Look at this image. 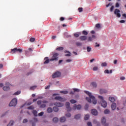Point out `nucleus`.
Returning a JSON list of instances; mask_svg holds the SVG:
<instances>
[{"label":"nucleus","instance_id":"obj_29","mask_svg":"<svg viewBox=\"0 0 126 126\" xmlns=\"http://www.w3.org/2000/svg\"><path fill=\"white\" fill-rule=\"evenodd\" d=\"M64 36H65V37H66V38H70V37H71V35H68L67 32H64Z\"/></svg>","mask_w":126,"mask_h":126},{"label":"nucleus","instance_id":"obj_2","mask_svg":"<svg viewBox=\"0 0 126 126\" xmlns=\"http://www.w3.org/2000/svg\"><path fill=\"white\" fill-rule=\"evenodd\" d=\"M99 99H101V105L103 108H106L107 107V102L104 100V97L102 96H98Z\"/></svg>","mask_w":126,"mask_h":126},{"label":"nucleus","instance_id":"obj_24","mask_svg":"<svg viewBox=\"0 0 126 126\" xmlns=\"http://www.w3.org/2000/svg\"><path fill=\"white\" fill-rule=\"evenodd\" d=\"M81 117V115L80 114H77L75 116L74 118L76 119V120H78L79 119H80Z\"/></svg>","mask_w":126,"mask_h":126},{"label":"nucleus","instance_id":"obj_36","mask_svg":"<svg viewBox=\"0 0 126 126\" xmlns=\"http://www.w3.org/2000/svg\"><path fill=\"white\" fill-rule=\"evenodd\" d=\"M37 111H36V110H33V111H32V114H33V115H34V116H35V117H37Z\"/></svg>","mask_w":126,"mask_h":126},{"label":"nucleus","instance_id":"obj_39","mask_svg":"<svg viewBox=\"0 0 126 126\" xmlns=\"http://www.w3.org/2000/svg\"><path fill=\"white\" fill-rule=\"evenodd\" d=\"M79 12H82L83 11V8L82 7H79L78 9Z\"/></svg>","mask_w":126,"mask_h":126},{"label":"nucleus","instance_id":"obj_22","mask_svg":"<svg viewBox=\"0 0 126 126\" xmlns=\"http://www.w3.org/2000/svg\"><path fill=\"white\" fill-rule=\"evenodd\" d=\"M109 100L112 102V103H114V102L116 101V99H115V97H109Z\"/></svg>","mask_w":126,"mask_h":126},{"label":"nucleus","instance_id":"obj_60","mask_svg":"<svg viewBox=\"0 0 126 126\" xmlns=\"http://www.w3.org/2000/svg\"><path fill=\"white\" fill-rule=\"evenodd\" d=\"M104 73H110V72L109 71V70H105L104 71Z\"/></svg>","mask_w":126,"mask_h":126},{"label":"nucleus","instance_id":"obj_64","mask_svg":"<svg viewBox=\"0 0 126 126\" xmlns=\"http://www.w3.org/2000/svg\"><path fill=\"white\" fill-rule=\"evenodd\" d=\"M50 87H51V86L50 85H48L46 87H45V89L47 90V89H50Z\"/></svg>","mask_w":126,"mask_h":126},{"label":"nucleus","instance_id":"obj_5","mask_svg":"<svg viewBox=\"0 0 126 126\" xmlns=\"http://www.w3.org/2000/svg\"><path fill=\"white\" fill-rule=\"evenodd\" d=\"M55 100H58L60 101V102H64V101H66V99L63 98L61 96H56L55 97Z\"/></svg>","mask_w":126,"mask_h":126},{"label":"nucleus","instance_id":"obj_8","mask_svg":"<svg viewBox=\"0 0 126 126\" xmlns=\"http://www.w3.org/2000/svg\"><path fill=\"white\" fill-rule=\"evenodd\" d=\"M60 75H61V72H56L52 75V78H56L57 77H60Z\"/></svg>","mask_w":126,"mask_h":126},{"label":"nucleus","instance_id":"obj_28","mask_svg":"<svg viewBox=\"0 0 126 126\" xmlns=\"http://www.w3.org/2000/svg\"><path fill=\"white\" fill-rule=\"evenodd\" d=\"M76 45L77 46V47H81V46H82V43L77 42H76Z\"/></svg>","mask_w":126,"mask_h":126},{"label":"nucleus","instance_id":"obj_41","mask_svg":"<svg viewBox=\"0 0 126 126\" xmlns=\"http://www.w3.org/2000/svg\"><path fill=\"white\" fill-rule=\"evenodd\" d=\"M39 105H40V108H46V104H40Z\"/></svg>","mask_w":126,"mask_h":126},{"label":"nucleus","instance_id":"obj_32","mask_svg":"<svg viewBox=\"0 0 126 126\" xmlns=\"http://www.w3.org/2000/svg\"><path fill=\"white\" fill-rule=\"evenodd\" d=\"M89 115H88V114H87V115H86L85 116V117H84V120H85V121H87V120H89Z\"/></svg>","mask_w":126,"mask_h":126},{"label":"nucleus","instance_id":"obj_49","mask_svg":"<svg viewBox=\"0 0 126 126\" xmlns=\"http://www.w3.org/2000/svg\"><path fill=\"white\" fill-rule=\"evenodd\" d=\"M44 115V112H41L38 114L39 117H42Z\"/></svg>","mask_w":126,"mask_h":126},{"label":"nucleus","instance_id":"obj_59","mask_svg":"<svg viewBox=\"0 0 126 126\" xmlns=\"http://www.w3.org/2000/svg\"><path fill=\"white\" fill-rule=\"evenodd\" d=\"M120 23H125L126 22V21L125 20H122L120 21Z\"/></svg>","mask_w":126,"mask_h":126},{"label":"nucleus","instance_id":"obj_7","mask_svg":"<svg viewBox=\"0 0 126 126\" xmlns=\"http://www.w3.org/2000/svg\"><path fill=\"white\" fill-rule=\"evenodd\" d=\"M120 12H121V11L118 9H116L114 11V14L119 18L121 17V13Z\"/></svg>","mask_w":126,"mask_h":126},{"label":"nucleus","instance_id":"obj_14","mask_svg":"<svg viewBox=\"0 0 126 126\" xmlns=\"http://www.w3.org/2000/svg\"><path fill=\"white\" fill-rule=\"evenodd\" d=\"M44 61H45L44 62V64L49 63H50V62H51V61L49 60L48 57H45L44 58Z\"/></svg>","mask_w":126,"mask_h":126},{"label":"nucleus","instance_id":"obj_17","mask_svg":"<svg viewBox=\"0 0 126 126\" xmlns=\"http://www.w3.org/2000/svg\"><path fill=\"white\" fill-rule=\"evenodd\" d=\"M91 86H92L94 88H96V87H97V83H96V82H93L91 84Z\"/></svg>","mask_w":126,"mask_h":126},{"label":"nucleus","instance_id":"obj_25","mask_svg":"<svg viewBox=\"0 0 126 126\" xmlns=\"http://www.w3.org/2000/svg\"><path fill=\"white\" fill-rule=\"evenodd\" d=\"M11 51L12 54H14V53H16V52H17V48H15L13 49H11Z\"/></svg>","mask_w":126,"mask_h":126},{"label":"nucleus","instance_id":"obj_37","mask_svg":"<svg viewBox=\"0 0 126 126\" xmlns=\"http://www.w3.org/2000/svg\"><path fill=\"white\" fill-rule=\"evenodd\" d=\"M82 33L83 34V35H85L86 36H87V35H88V32L86 31H83L82 32Z\"/></svg>","mask_w":126,"mask_h":126},{"label":"nucleus","instance_id":"obj_27","mask_svg":"<svg viewBox=\"0 0 126 126\" xmlns=\"http://www.w3.org/2000/svg\"><path fill=\"white\" fill-rule=\"evenodd\" d=\"M100 94H103V93H107V91H106L104 89H100Z\"/></svg>","mask_w":126,"mask_h":126},{"label":"nucleus","instance_id":"obj_18","mask_svg":"<svg viewBox=\"0 0 126 126\" xmlns=\"http://www.w3.org/2000/svg\"><path fill=\"white\" fill-rule=\"evenodd\" d=\"M106 121H107V120L106 119V118L105 117H102L101 120V124L102 125H105V124H106Z\"/></svg>","mask_w":126,"mask_h":126},{"label":"nucleus","instance_id":"obj_20","mask_svg":"<svg viewBox=\"0 0 126 126\" xmlns=\"http://www.w3.org/2000/svg\"><path fill=\"white\" fill-rule=\"evenodd\" d=\"M87 39V36H81L80 37V40H81V41H85Z\"/></svg>","mask_w":126,"mask_h":126},{"label":"nucleus","instance_id":"obj_26","mask_svg":"<svg viewBox=\"0 0 126 126\" xmlns=\"http://www.w3.org/2000/svg\"><path fill=\"white\" fill-rule=\"evenodd\" d=\"M53 110L54 112H59V108L57 106L54 107Z\"/></svg>","mask_w":126,"mask_h":126},{"label":"nucleus","instance_id":"obj_46","mask_svg":"<svg viewBox=\"0 0 126 126\" xmlns=\"http://www.w3.org/2000/svg\"><path fill=\"white\" fill-rule=\"evenodd\" d=\"M65 116L67 118H70V117H71V114L70 113H67L65 114Z\"/></svg>","mask_w":126,"mask_h":126},{"label":"nucleus","instance_id":"obj_45","mask_svg":"<svg viewBox=\"0 0 126 126\" xmlns=\"http://www.w3.org/2000/svg\"><path fill=\"white\" fill-rule=\"evenodd\" d=\"M98 70V67L97 66H94L93 68V70H94V71H96V70Z\"/></svg>","mask_w":126,"mask_h":126},{"label":"nucleus","instance_id":"obj_57","mask_svg":"<svg viewBox=\"0 0 126 126\" xmlns=\"http://www.w3.org/2000/svg\"><path fill=\"white\" fill-rule=\"evenodd\" d=\"M116 7H119L120 6V4L118 2H117L115 4Z\"/></svg>","mask_w":126,"mask_h":126},{"label":"nucleus","instance_id":"obj_3","mask_svg":"<svg viewBox=\"0 0 126 126\" xmlns=\"http://www.w3.org/2000/svg\"><path fill=\"white\" fill-rule=\"evenodd\" d=\"M17 104V99L15 98H13L9 104L10 107H15Z\"/></svg>","mask_w":126,"mask_h":126},{"label":"nucleus","instance_id":"obj_58","mask_svg":"<svg viewBox=\"0 0 126 126\" xmlns=\"http://www.w3.org/2000/svg\"><path fill=\"white\" fill-rule=\"evenodd\" d=\"M72 60H71V59H67L66 60V62L67 63H70V62H72Z\"/></svg>","mask_w":126,"mask_h":126},{"label":"nucleus","instance_id":"obj_1","mask_svg":"<svg viewBox=\"0 0 126 126\" xmlns=\"http://www.w3.org/2000/svg\"><path fill=\"white\" fill-rule=\"evenodd\" d=\"M84 92L89 96V97H86V99L88 102H89V103H92L93 102V103L94 104V105H96V104H97V100L95 99V96L93 95L89 91H85Z\"/></svg>","mask_w":126,"mask_h":126},{"label":"nucleus","instance_id":"obj_13","mask_svg":"<svg viewBox=\"0 0 126 126\" xmlns=\"http://www.w3.org/2000/svg\"><path fill=\"white\" fill-rule=\"evenodd\" d=\"M91 113L94 116H97L98 115V111H97L96 109H92Z\"/></svg>","mask_w":126,"mask_h":126},{"label":"nucleus","instance_id":"obj_61","mask_svg":"<svg viewBox=\"0 0 126 126\" xmlns=\"http://www.w3.org/2000/svg\"><path fill=\"white\" fill-rule=\"evenodd\" d=\"M113 10H114V6H111L110 8V11L112 12Z\"/></svg>","mask_w":126,"mask_h":126},{"label":"nucleus","instance_id":"obj_30","mask_svg":"<svg viewBox=\"0 0 126 126\" xmlns=\"http://www.w3.org/2000/svg\"><path fill=\"white\" fill-rule=\"evenodd\" d=\"M53 112V109L51 107H49L47 108V112L48 113H52Z\"/></svg>","mask_w":126,"mask_h":126},{"label":"nucleus","instance_id":"obj_51","mask_svg":"<svg viewBox=\"0 0 126 126\" xmlns=\"http://www.w3.org/2000/svg\"><path fill=\"white\" fill-rule=\"evenodd\" d=\"M89 107V105H88V104H86L85 107V110H88Z\"/></svg>","mask_w":126,"mask_h":126},{"label":"nucleus","instance_id":"obj_48","mask_svg":"<svg viewBox=\"0 0 126 126\" xmlns=\"http://www.w3.org/2000/svg\"><path fill=\"white\" fill-rule=\"evenodd\" d=\"M101 66H107V63H101Z\"/></svg>","mask_w":126,"mask_h":126},{"label":"nucleus","instance_id":"obj_53","mask_svg":"<svg viewBox=\"0 0 126 126\" xmlns=\"http://www.w3.org/2000/svg\"><path fill=\"white\" fill-rule=\"evenodd\" d=\"M74 36L76 38H78V37H79V34H78V33H75L74 34Z\"/></svg>","mask_w":126,"mask_h":126},{"label":"nucleus","instance_id":"obj_43","mask_svg":"<svg viewBox=\"0 0 126 126\" xmlns=\"http://www.w3.org/2000/svg\"><path fill=\"white\" fill-rule=\"evenodd\" d=\"M87 51L89 52L91 51V48L89 46L87 47Z\"/></svg>","mask_w":126,"mask_h":126},{"label":"nucleus","instance_id":"obj_63","mask_svg":"<svg viewBox=\"0 0 126 126\" xmlns=\"http://www.w3.org/2000/svg\"><path fill=\"white\" fill-rule=\"evenodd\" d=\"M63 20H64V18L62 17L61 18H60V21H63Z\"/></svg>","mask_w":126,"mask_h":126},{"label":"nucleus","instance_id":"obj_11","mask_svg":"<svg viewBox=\"0 0 126 126\" xmlns=\"http://www.w3.org/2000/svg\"><path fill=\"white\" fill-rule=\"evenodd\" d=\"M37 105H40L42 104V103H43V104H47L49 103V101L47 100H43L42 101L41 100H38L37 101Z\"/></svg>","mask_w":126,"mask_h":126},{"label":"nucleus","instance_id":"obj_40","mask_svg":"<svg viewBox=\"0 0 126 126\" xmlns=\"http://www.w3.org/2000/svg\"><path fill=\"white\" fill-rule=\"evenodd\" d=\"M21 93V92L20 91H17L16 92H15L13 95H19V94H20Z\"/></svg>","mask_w":126,"mask_h":126},{"label":"nucleus","instance_id":"obj_12","mask_svg":"<svg viewBox=\"0 0 126 126\" xmlns=\"http://www.w3.org/2000/svg\"><path fill=\"white\" fill-rule=\"evenodd\" d=\"M94 39H96V36L93 35L92 37L90 36L88 38V42H91V41H93Z\"/></svg>","mask_w":126,"mask_h":126},{"label":"nucleus","instance_id":"obj_42","mask_svg":"<svg viewBox=\"0 0 126 126\" xmlns=\"http://www.w3.org/2000/svg\"><path fill=\"white\" fill-rule=\"evenodd\" d=\"M104 114H109L110 113V111L108 109H106L104 111Z\"/></svg>","mask_w":126,"mask_h":126},{"label":"nucleus","instance_id":"obj_19","mask_svg":"<svg viewBox=\"0 0 126 126\" xmlns=\"http://www.w3.org/2000/svg\"><path fill=\"white\" fill-rule=\"evenodd\" d=\"M117 107V104L116 103H113L111 105V108L113 110H115L116 108Z\"/></svg>","mask_w":126,"mask_h":126},{"label":"nucleus","instance_id":"obj_4","mask_svg":"<svg viewBox=\"0 0 126 126\" xmlns=\"http://www.w3.org/2000/svg\"><path fill=\"white\" fill-rule=\"evenodd\" d=\"M58 56H59V53L54 54L52 56V58L50 59V61H56V62H57V61H59V57H58Z\"/></svg>","mask_w":126,"mask_h":126},{"label":"nucleus","instance_id":"obj_21","mask_svg":"<svg viewBox=\"0 0 126 126\" xmlns=\"http://www.w3.org/2000/svg\"><path fill=\"white\" fill-rule=\"evenodd\" d=\"M66 121V119L64 117H62L60 118L61 123H64Z\"/></svg>","mask_w":126,"mask_h":126},{"label":"nucleus","instance_id":"obj_31","mask_svg":"<svg viewBox=\"0 0 126 126\" xmlns=\"http://www.w3.org/2000/svg\"><path fill=\"white\" fill-rule=\"evenodd\" d=\"M53 121L54 123H58V122H59V119L57 117H55L53 118Z\"/></svg>","mask_w":126,"mask_h":126},{"label":"nucleus","instance_id":"obj_10","mask_svg":"<svg viewBox=\"0 0 126 126\" xmlns=\"http://www.w3.org/2000/svg\"><path fill=\"white\" fill-rule=\"evenodd\" d=\"M66 108L67 109V112L71 111V108H70V103L68 102L66 103Z\"/></svg>","mask_w":126,"mask_h":126},{"label":"nucleus","instance_id":"obj_16","mask_svg":"<svg viewBox=\"0 0 126 126\" xmlns=\"http://www.w3.org/2000/svg\"><path fill=\"white\" fill-rule=\"evenodd\" d=\"M64 53L65 54H67L65 55V57H70L71 56V53L68 51L65 50L64 51Z\"/></svg>","mask_w":126,"mask_h":126},{"label":"nucleus","instance_id":"obj_34","mask_svg":"<svg viewBox=\"0 0 126 126\" xmlns=\"http://www.w3.org/2000/svg\"><path fill=\"white\" fill-rule=\"evenodd\" d=\"M76 100H74V99H71L70 100V102L71 103V104H75V103H76Z\"/></svg>","mask_w":126,"mask_h":126},{"label":"nucleus","instance_id":"obj_9","mask_svg":"<svg viewBox=\"0 0 126 126\" xmlns=\"http://www.w3.org/2000/svg\"><path fill=\"white\" fill-rule=\"evenodd\" d=\"M81 109V105L80 104H79L77 105L76 104H74L73 107V110H80Z\"/></svg>","mask_w":126,"mask_h":126},{"label":"nucleus","instance_id":"obj_55","mask_svg":"<svg viewBox=\"0 0 126 126\" xmlns=\"http://www.w3.org/2000/svg\"><path fill=\"white\" fill-rule=\"evenodd\" d=\"M28 122V120L27 119H24L23 121V124H25Z\"/></svg>","mask_w":126,"mask_h":126},{"label":"nucleus","instance_id":"obj_47","mask_svg":"<svg viewBox=\"0 0 126 126\" xmlns=\"http://www.w3.org/2000/svg\"><path fill=\"white\" fill-rule=\"evenodd\" d=\"M30 42H34L35 38L31 37L30 39Z\"/></svg>","mask_w":126,"mask_h":126},{"label":"nucleus","instance_id":"obj_44","mask_svg":"<svg viewBox=\"0 0 126 126\" xmlns=\"http://www.w3.org/2000/svg\"><path fill=\"white\" fill-rule=\"evenodd\" d=\"M29 110H34V107L33 106H30V107H28Z\"/></svg>","mask_w":126,"mask_h":126},{"label":"nucleus","instance_id":"obj_6","mask_svg":"<svg viewBox=\"0 0 126 126\" xmlns=\"http://www.w3.org/2000/svg\"><path fill=\"white\" fill-rule=\"evenodd\" d=\"M5 85H7V86H4L3 87V90H4V91H7L10 89V88L9 87V86H10V85L9 83H6Z\"/></svg>","mask_w":126,"mask_h":126},{"label":"nucleus","instance_id":"obj_56","mask_svg":"<svg viewBox=\"0 0 126 126\" xmlns=\"http://www.w3.org/2000/svg\"><path fill=\"white\" fill-rule=\"evenodd\" d=\"M87 126H92V124L91 123V122H88Z\"/></svg>","mask_w":126,"mask_h":126},{"label":"nucleus","instance_id":"obj_15","mask_svg":"<svg viewBox=\"0 0 126 126\" xmlns=\"http://www.w3.org/2000/svg\"><path fill=\"white\" fill-rule=\"evenodd\" d=\"M54 105L57 107H63V104L61 102H55Z\"/></svg>","mask_w":126,"mask_h":126},{"label":"nucleus","instance_id":"obj_23","mask_svg":"<svg viewBox=\"0 0 126 126\" xmlns=\"http://www.w3.org/2000/svg\"><path fill=\"white\" fill-rule=\"evenodd\" d=\"M14 123V121H10L9 123L8 124V125H7V126H13V124Z\"/></svg>","mask_w":126,"mask_h":126},{"label":"nucleus","instance_id":"obj_54","mask_svg":"<svg viewBox=\"0 0 126 126\" xmlns=\"http://www.w3.org/2000/svg\"><path fill=\"white\" fill-rule=\"evenodd\" d=\"M17 52H19V53H21L22 52V49L17 48Z\"/></svg>","mask_w":126,"mask_h":126},{"label":"nucleus","instance_id":"obj_35","mask_svg":"<svg viewBox=\"0 0 126 126\" xmlns=\"http://www.w3.org/2000/svg\"><path fill=\"white\" fill-rule=\"evenodd\" d=\"M63 47H58L56 49L57 51H63Z\"/></svg>","mask_w":126,"mask_h":126},{"label":"nucleus","instance_id":"obj_62","mask_svg":"<svg viewBox=\"0 0 126 126\" xmlns=\"http://www.w3.org/2000/svg\"><path fill=\"white\" fill-rule=\"evenodd\" d=\"M120 79H121V80H125V79H126V77H121L120 78Z\"/></svg>","mask_w":126,"mask_h":126},{"label":"nucleus","instance_id":"obj_33","mask_svg":"<svg viewBox=\"0 0 126 126\" xmlns=\"http://www.w3.org/2000/svg\"><path fill=\"white\" fill-rule=\"evenodd\" d=\"M60 93H62L63 94H67L68 92L67 91H60Z\"/></svg>","mask_w":126,"mask_h":126},{"label":"nucleus","instance_id":"obj_50","mask_svg":"<svg viewBox=\"0 0 126 126\" xmlns=\"http://www.w3.org/2000/svg\"><path fill=\"white\" fill-rule=\"evenodd\" d=\"M36 86H33L32 87H31L30 88V90H34V89H36Z\"/></svg>","mask_w":126,"mask_h":126},{"label":"nucleus","instance_id":"obj_52","mask_svg":"<svg viewBox=\"0 0 126 126\" xmlns=\"http://www.w3.org/2000/svg\"><path fill=\"white\" fill-rule=\"evenodd\" d=\"M95 27L96 28H100V27H101V26L100 25V24H97L95 25Z\"/></svg>","mask_w":126,"mask_h":126},{"label":"nucleus","instance_id":"obj_38","mask_svg":"<svg viewBox=\"0 0 126 126\" xmlns=\"http://www.w3.org/2000/svg\"><path fill=\"white\" fill-rule=\"evenodd\" d=\"M73 90L74 92H79L80 91V90H79L78 89H76V88L73 89Z\"/></svg>","mask_w":126,"mask_h":126}]
</instances>
